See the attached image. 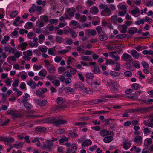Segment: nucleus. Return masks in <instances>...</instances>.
<instances>
[{
  "mask_svg": "<svg viewBox=\"0 0 153 153\" xmlns=\"http://www.w3.org/2000/svg\"><path fill=\"white\" fill-rule=\"evenodd\" d=\"M113 140V137L112 136H107L104 138V141L105 143H109Z\"/></svg>",
  "mask_w": 153,
  "mask_h": 153,
  "instance_id": "17",
  "label": "nucleus"
},
{
  "mask_svg": "<svg viewBox=\"0 0 153 153\" xmlns=\"http://www.w3.org/2000/svg\"><path fill=\"white\" fill-rule=\"evenodd\" d=\"M38 117H39V116L35 115H26V117L29 119H33Z\"/></svg>",
  "mask_w": 153,
  "mask_h": 153,
  "instance_id": "52",
  "label": "nucleus"
},
{
  "mask_svg": "<svg viewBox=\"0 0 153 153\" xmlns=\"http://www.w3.org/2000/svg\"><path fill=\"white\" fill-rule=\"evenodd\" d=\"M87 20V18L85 15H82L81 16L80 21L83 22L86 21Z\"/></svg>",
  "mask_w": 153,
  "mask_h": 153,
  "instance_id": "63",
  "label": "nucleus"
},
{
  "mask_svg": "<svg viewBox=\"0 0 153 153\" xmlns=\"http://www.w3.org/2000/svg\"><path fill=\"white\" fill-rule=\"evenodd\" d=\"M69 50L67 49L63 50H62L58 51V53L61 54H64L65 53L69 52Z\"/></svg>",
  "mask_w": 153,
  "mask_h": 153,
  "instance_id": "58",
  "label": "nucleus"
},
{
  "mask_svg": "<svg viewBox=\"0 0 153 153\" xmlns=\"http://www.w3.org/2000/svg\"><path fill=\"white\" fill-rule=\"evenodd\" d=\"M17 14V12L16 10L12 11L10 14V16L12 18L14 17Z\"/></svg>",
  "mask_w": 153,
  "mask_h": 153,
  "instance_id": "53",
  "label": "nucleus"
},
{
  "mask_svg": "<svg viewBox=\"0 0 153 153\" xmlns=\"http://www.w3.org/2000/svg\"><path fill=\"white\" fill-rule=\"evenodd\" d=\"M23 145V143L21 142L18 143L14 144H13V147L16 148H19L22 147Z\"/></svg>",
  "mask_w": 153,
  "mask_h": 153,
  "instance_id": "31",
  "label": "nucleus"
},
{
  "mask_svg": "<svg viewBox=\"0 0 153 153\" xmlns=\"http://www.w3.org/2000/svg\"><path fill=\"white\" fill-rule=\"evenodd\" d=\"M115 64H116V66L115 68L114 69V70L116 71H120L121 68L120 64L117 62H116V63L115 62Z\"/></svg>",
  "mask_w": 153,
  "mask_h": 153,
  "instance_id": "30",
  "label": "nucleus"
},
{
  "mask_svg": "<svg viewBox=\"0 0 153 153\" xmlns=\"http://www.w3.org/2000/svg\"><path fill=\"white\" fill-rule=\"evenodd\" d=\"M92 143V142L89 139H88L85 140V141L82 143V145L83 146H88L91 145Z\"/></svg>",
  "mask_w": 153,
  "mask_h": 153,
  "instance_id": "12",
  "label": "nucleus"
},
{
  "mask_svg": "<svg viewBox=\"0 0 153 153\" xmlns=\"http://www.w3.org/2000/svg\"><path fill=\"white\" fill-rule=\"evenodd\" d=\"M127 97L128 98H132L134 99H136V96L135 95V94H130V96H127Z\"/></svg>",
  "mask_w": 153,
  "mask_h": 153,
  "instance_id": "62",
  "label": "nucleus"
},
{
  "mask_svg": "<svg viewBox=\"0 0 153 153\" xmlns=\"http://www.w3.org/2000/svg\"><path fill=\"white\" fill-rule=\"evenodd\" d=\"M76 71L77 70L75 68H72L70 69V73L72 75L74 74L76 72Z\"/></svg>",
  "mask_w": 153,
  "mask_h": 153,
  "instance_id": "64",
  "label": "nucleus"
},
{
  "mask_svg": "<svg viewBox=\"0 0 153 153\" xmlns=\"http://www.w3.org/2000/svg\"><path fill=\"white\" fill-rule=\"evenodd\" d=\"M69 136L71 137H77L78 136V134L74 132H71L69 134Z\"/></svg>",
  "mask_w": 153,
  "mask_h": 153,
  "instance_id": "45",
  "label": "nucleus"
},
{
  "mask_svg": "<svg viewBox=\"0 0 153 153\" xmlns=\"http://www.w3.org/2000/svg\"><path fill=\"white\" fill-rule=\"evenodd\" d=\"M134 141L138 143H141L142 141V138L140 136H137L135 137Z\"/></svg>",
  "mask_w": 153,
  "mask_h": 153,
  "instance_id": "21",
  "label": "nucleus"
},
{
  "mask_svg": "<svg viewBox=\"0 0 153 153\" xmlns=\"http://www.w3.org/2000/svg\"><path fill=\"white\" fill-rule=\"evenodd\" d=\"M24 105L27 109H31L32 108V105L27 102L23 103Z\"/></svg>",
  "mask_w": 153,
  "mask_h": 153,
  "instance_id": "33",
  "label": "nucleus"
},
{
  "mask_svg": "<svg viewBox=\"0 0 153 153\" xmlns=\"http://www.w3.org/2000/svg\"><path fill=\"white\" fill-rule=\"evenodd\" d=\"M35 130L38 132H43L47 130L46 128L44 127L38 126L36 127Z\"/></svg>",
  "mask_w": 153,
  "mask_h": 153,
  "instance_id": "16",
  "label": "nucleus"
},
{
  "mask_svg": "<svg viewBox=\"0 0 153 153\" xmlns=\"http://www.w3.org/2000/svg\"><path fill=\"white\" fill-rule=\"evenodd\" d=\"M14 55L16 57L19 58L22 54L21 52L18 51L14 53Z\"/></svg>",
  "mask_w": 153,
  "mask_h": 153,
  "instance_id": "49",
  "label": "nucleus"
},
{
  "mask_svg": "<svg viewBox=\"0 0 153 153\" xmlns=\"http://www.w3.org/2000/svg\"><path fill=\"white\" fill-rule=\"evenodd\" d=\"M55 50V47L49 48L48 50V54L51 55H53Z\"/></svg>",
  "mask_w": 153,
  "mask_h": 153,
  "instance_id": "38",
  "label": "nucleus"
},
{
  "mask_svg": "<svg viewBox=\"0 0 153 153\" xmlns=\"http://www.w3.org/2000/svg\"><path fill=\"white\" fill-rule=\"evenodd\" d=\"M115 64V62L114 61L111 59H109L107 60L105 64V65L109 64L113 65Z\"/></svg>",
  "mask_w": 153,
  "mask_h": 153,
  "instance_id": "41",
  "label": "nucleus"
},
{
  "mask_svg": "<svg viewBox=\"0 0 153 153\" xmlns=\"http://www.w3.org/2000/svg\"><path fill=\"white\" fill-rule=\"evenodd\" d=\"M93 71L94 74H97L100 73V70L99 66H94Z\"/></svg>",
  "mask_w": 153,
  "mask_h": 153,
  "instance_id": "22",
  "label": "nucleus"
},
{
  "mask_svg": "<svg viewBox=\"0 0 153 153\" xmlns=\"http://www.w3.org/2000/svg\"><path fill=\"white\" fill-rule=\"evenodd\" d=\"M100 135L102 136H105L107 135V130L104 129L101 130L100 132Z\"/></svg>",
  "mask_w": 153,
  "mask_h": 153,
  "instance_id": "42",
  "label": "nucleus"
},
{
  "mask_svg": "<svg viewBox=\"0 0 153 153\" xmlns=\"http://www.w3.org/2000/svg\"><path fill=\"white\" fill-rule=\"evenodd\" d=\"M29 95L27 93L25 94V96L23 97V98L22 99L21 102L23 103L27 102L28 100L27 98L29 97Z\"/></svg>",
  "mask_w": 153,
  "mask_h": 153,
  "instance_id": "19",
  "label": "nucleus"
},
{
  "mask_svg": "<svg viewBox=\"0 0 153 153\" xmlns=\"http://www.w3.org/2000/svg\"><path fill=\"white\" fill-rule=\"evenodd\" d=\"M86 77L87 79H91L93 78V75L92 73H88L86 74Z\"/></svg>",
  "mask_w": 153,
  "mask_h": 153,
  "instance_id": "50",
  "label": "nucleus"
},
{
  "mask_svg": "<svg viewBox=\"0 0 153 153\" xmlns=\"http://www.w3.org/2000/svg\"><path fill=\"white\" fill-rule=\"evenodd\" d=\"M132 88L135 90H137L140 88V86L138 84L136 83H134L131 85Z\"/></svg>",
  "mask_w": 153,
  "mask_h": 153,
  "instance_id": "37",
  "label": "nucleus"
},
{
  "mask_svg": "<svg viewBox=\"0 0 153 153\" xmlns=\"http://www.w3.org/2000/svg\"><path fill=\"white\" fill-rule=\"evenodd\" d=\"M56 102L59 105H61L64 102L63 98L61 97L57 98Z\"/></svg>",
  "mask_w": 153,
  "mask_h": 153,
  "instance_id": "27",
  "label": "nucleus"
},
{
  "mask_svg": "<svg viewBox=\"0 0 153 153\" xmlns=\"http://www.w3.org/2000/svg\"><path fill=\"white\" fill-rule=\"evenodd\" d=\"M70 30V33L72 35V37L74 38H75L77 36L76 34L74 32L73 30L69 28Z\"/></svg>",
  "mask_w": 153,
  "mask_h": 153,
  "instance_id": "48",
  "label": "nucleus"
},
{
  "mask_svg": "<svg viewBox=\"0 0 153 153\" xmlns=\"http://www.w3.org/2000/svg\"><path fill=\"white\" fill-rule=\"evenodd\" d=\"M130 146L131 143H124L123 145V147L126 150L129 148Z\"/></svg>",
  "mask_w": 153,
  "mask_h": 153,
  "instance_id": "32",
  "label": "nucleus"
},
{
  "mask_svg": "<svg viewBox=\"0 0 153 153\" xmlns=\"http://www.w3.org/2000/svg\"><path fill=\"white\" fill-rule=\"evenodd\" d=\"M84 52H82V53H84L85 55H90L93 53V51L89 50H85Z\"/></svg>",
  "mask_w": 153,
  "mask_h": 153,
  "instance_id": "44",
  "label": "nucleus"
},
{
  "mask_svg": "<svg viewBox=\"0 0 153 153\" xmlns=\"http://www.w3.org/2000/svg\"><path fill=\"white\" fill-rule=\"evenodd\" d=\"M66 12L68 14H69L70 17L74 16V12L76 11L74 7L66 9Z\"/></svg>",
  "mask_w": 153,
  "mask_h": 153,
  "instance_id": "6",
  "label": "nucleus"
},
{
  "mask_svg": "<svg viewBox=\"0 0 153 153\" xmlns=\"http://www.w3.org/2000/svg\"><path fill=\"white\" fill-rule=\"evenodd\" d=\"M62 38L60 36H57L56 38V41L58 43H60L62 40Z\"/></svg>",
  "mask_w": 153,
  "mask_h": 153,
  "instance_id": "57",
  "label": "nucleus"
},
{
  "mask_svg": "<svg viewBox=\"0 0 153 153\" xmlns=\"http://www.w3.org/2000/svg\"><path fill=\"white\" fill-rule=\"evenodd\" d=\"M45 142L46 143L43 144L42 149L49 152L51 151L52 150V147L53 145V143L51 140H47Z\"/></svg>",
  "mask_w": 153,
  "mask_h": 153,
  "instance_id": "2",
  "label": "nucleus"
},
{
  "mask_svg": "<svg viewBox=\"0 0 153 153\" xmlns=\"http://www.w3.org/2000/svg\"><path fill=\"white\" fill-rule=\"evenodd\" d=\"M20 19V17L18 16L17 17L16 19L13 22V24L14 26H17L19 25L16 23L17 22H19Z\"/></svg>",
  "mask_w": 153,
  "mask_h": 153,
  "instance_id": "46",
  "label": "nucleus"
},
{
  "mask_svg": "<svg viewBox=\"0 0 153 153\" xmlns=\"http://www.w3.org/2000/svg\"><path fill=\"white\" fill-rule=\"evenodd\" d=\"M140 11L138 8H137L136 9L133 10L131 12V13L133 16H135L137 13H139Z\"/></svg>",
  "mask_w": 153,
  "mask_h": 153,
  "instance_id": "36",
  "label": "nucleus"
},
{
  "mask_svg": "<svg viewBox=\"0 0 153 153\" xmlns=\"http://www.w3.org/2000/svg\"><path fill=\"white\" fill-rule=\"evenodd\" d=\"M7 113L8 115H11L13 119L19 117L21 115V113L19 111H14L11 109L8 110L7 112Z\"/></svg>",
  "mask_w": 153,
  "mask_h": 153,
  "instance_id": "3",
  "label": "nucleus"
},
{
  "mask_svg": "<svg viewBox=\"0 0 153 153\" xmlns=\"http://www.w3.org/2000/svg\"><path fill=\"white\" fill-rule=\"evenodd\" d=\"M47 69L50 73L53 74L55 72V69L54 66L52 64L47 67Z\"/></svg>",
  "mask_w": 153,
  "mask_h": 153,
  "instance_id": "14",
  "label": "nucleus"
},
{
  "mask_svg": "<svg viewBox=\"0 0 153 153\" xmlns=\"http://www.w3.org/2000/svg\"><path fill=\"white\" fill-rule=\"evenodd\" d=\"M147 108H137L135 109H131L128 110V112L129 113L133 112H141L142 113H146L148 110Z\"/></svg>",
  "mask_w": 153,
  "mask_h": 153,
  "instance_id": "5",
  "label": "nucleus"
},
{
  "mask_svg": "<svg viewBox=\"0 0 153 153\" xmlns=\"http://www.w3.org/2000/svg\"><path fill=\"white\" fill-rule=\"evenodd\" d=\"M74 60V59L72 58L70 56L68 57V60L67 61V64L68 65H69L71 64L72 62V60Z\"/></svg>",
  "mask_w": 153,
  "mask_h": 153,
  "instance_id": "56",
  "label": "nucleus"
},
{
  "mask_svg": "<svg viewBox=\"0 0 153 153\" xmlns=\"http://www.w3.org/2000/svg\"><path fill=\"white\" fill-rule=\"evenodd\" d=\"M77 148L75 144H72L71 146V148H68L67 149L68 152H72V153H75L76 152Z\"/></svg>",
  "mask_w": 153,
  "mask_h": 153,
  "instance_id": "7",
  "label": "nucleus"
},
{
  "mask_svg": "<svg viewBox=\"0 0 153 153\" xmlns=\"http://www.w3.org/2000/svg\"><path fill=\"white\" fill-rule=\"evenodd\" d=\"M53 117H48L42 120V122L44 123H53Z\"/></svg>",
  "mask_w": 153,
  "mask_h": 153,
  "instance_id": "18",
  "label": "nucleus"
},
{
  "mask_svg": "<svg viewBox=\"0 0 153 153\" xmlns=\"http://www.w3.org/2000/svg\"><path fill=\"white\" fill-rule=\"evenodd\" d=\"M77 85L81 91H83V92L84 91H86V88L83 85L81 82H78Z\"/></svg>",
  "mask_w": 153,
  "mask_h": 153,
  "instance_id": "24",
  "label": "nucleus"
},
{
  "mask_svg": "<svg viewBox=\"0 0 153 153\" xmlns=\"http://www.w3.org/2000/svg\"><path fill=\"white\" fill-rule=\"evenodd\" d=\"M27 25L29 27H31V28L33 27V23L31 22H27L25 26V28L27 29H28V27H27Z\"/></svg>",
  "mask_w": 153,
  "mask_h": 153,
  "instance_id": "39",
  "label": "nucleus"
},
{
  "mask_svg": "<svg viewBox=\"0 0 153 153\" xmlns=\"http://www.w3.org/2000/svg\"><path fill=\"white\" fill-rule=\"evenodd\" d=\"M27 84L32 89H35L36 87V83L32 79L27 82Z\"/></svg>",
  "mask_w": 153,
  "mask_h": 153,
  "instance_id": "10",
  "label": "nucleus"
},
{
  "mask_svg": "<svg viewBox=\"0 0 153 153\" xmlns=\"http://www.w3.org/2000/svg\"><path fill=\"white\" fill-rule=\"evenodd\" d=\"M124 74L127 77H131L132 75V73L129 71H127L124 72Z\"/></svg>",
  "mask_w": 153,
  "mask_h": 153,
  "instance_id": "54",
  "label": "nucleus"
},
{
  "mask_svg": "<svg viewBox=\"0 0 153 153\" xmlns=\"http://www.w3.org/2000/svg\"><path fill=\"white\" fill-rule=\"evenodd\" d=\"M122 29L121 30L120 32L122 33H125L126 32L127 29V27L126 25L125 24H123L122 26Z\"/></svg>",
  "mask_w": 153,
  "mask_h": 153,
  "instance_id": "35",
  "label": "nucleus"
},
{
  "mask_svg": "<svg viewBox=\"0 0 153 153\" xmlns=\"http://www.w3.org/2000/svg\"><path fill=\"white\" fill-rule=\"evenodd\" d=\"M108 37L107 36L105 35H100L99 36V38L100 40L101 41H105L108 39Z\"/></svg>",
  "mask_w": 153,
  "mask_h": 153,
  "instance_id": "26",
  "label": "nucleus"
},
{
  "mask_svg": "<svg viewBox=\"0 0 153 153\" xmlns=\"http://www.w3.org/2000/svg\"><path fill=\"white\" fill-rule=\"evenodd\" d=\"M14 139L13 138H5V144L6 145H10V144L14 141Z\"/></svg>",
  "mask_w": 153,
  "mask_h": 153,
  "instance_id": "13",
  "label": "nucleus"
},
{
  "mask_svg": "<svg viewBox=\"0 0 153 153\" xmlns=\"http://www.w3.org/2000/svg\"><path fill=\"white\" fill-rule=\"evenodd\" d=\"M126 36L125 34H119L116 36V38L118 39L125 38Z\"/></svg>",
  "mask_w": 153,
  "mask_h": 153,
  "instance_id": "43",
  "label": "nucleus"
},
{
  "mask_svg": "<svg viewBox=\"0 0 153 153\" xmlns=\"http://www.w3.org/2000/svg\"><path fill=\"white\" fill-rule=\"evenodd\" d=\"M122 58L124 59H128L131 58V56L128 54L125 53L122 55Z\"/></svg>",
  "mask_w": 153,
  "mask_h": 153,
  "instance_id": "34",
  "label": "nucleus"
},
{
  "mask_svg": "<svg viewBox=\"0 0 153 153\" xmlns=\"http://www.w3.org/2000/svg\"><path fill=\"white\" fill-rule=\"evenodd\" d=\"M107 83L111 87V88L114 86H117V83L116 82H114L111 80H108Z\"/></svg>",
  "mask_w": 153,
  "mask_h": 153,
  "instance_id": "20",
  "label": "nucleus"
},
{
  "mask_svg": "<svg viewBox=\"0 0 153 153\" xmlns=\"http://www.w3.org/2000/svg\"><path fill=\"white\" fill-rule=\"evenodd\" d=\"M28 45V44L27 43L24 42L22 43L20 45H19L18 46L20 47L22 50H24Z\"/></svg>",
  "mask_w": 153,
  "mask_h": 153,
  "instance_id": "28",
  "label": "nucleus"
},
{
  "mask_svg": "<svg viewBox=\"0 0 153 153\" xmlns=\"http://www.w3.org/2000/svg\"><path fill=\"white\" fill-rule=\"evenodd\" d=\"M87 33L89 35L91 36H94L97 34L95 30H91L90 29H88L87 30Z\"/></svg>",
  "mask_w": 153,
  "mask_h": 153,
  "instance_id": "29",
  "label": "nucleus"
},
{
  "mask_svg": "<svg viewBox=\"0 0 153 153\" xmlns=\"http://www.w3.org/2000/svg\"><path fill=\"white\" fill-rule=\"evenodd\" d=\"M75 91V88H72L69 87H68L65 88V93L68 94H73Z\"/></svg>",
  "mask_w": 153,
  "mask_h": 153,
  "instance_id": "11",
  "label": "nucleus"
},
{
  "mask_svg": "<svg viewBox=\"0 0 153 153\" xmlns=\"http://www.w3.org/2000/svg\"><path fill=\"white\" fill-rule=\"evenodd\" d=\"M110 8L106 4H101L99 5V7L100 9H102L101 13L102 16H110L111 14L112 10H113L115 9V7L113 4H111L109 6Z\"/></svg>",
  "mask_w": 153,
  "mask_h": 153,
  "instance_id": "1",
  "label": "nucleus"
},
{
  "mask_svg": "<svg viewBox=\"0 0 153 153\" xmlns=\"http://www.w3.org/2000/svg\"><path fill=\"white\" fill-rule=\"evenodd\" d=\"M109 112V111H96L94 113H96L98 114H101L102 113H108Z\"/></svg>",
  "mask_w": 153,
  "mask_h": 153,
  "instance_id": "59",
  "label": "nucleus"
},
{
  "mask_svg": "<svg viewBox=\"0 0 153 153\" xmlns=\"http://www.w3.org/2000/svg\"><path fill=\"white\" fill-rule=\"evenodd\" d=\"M38 74L40 76L44 77L47 75V72L45 69H42L39 72Z\"/></svg>",
  "mask_w": 153,
  "mask_h": 153,
  "instance_id": "23",
  "label": "nucleus"
},
{
  "mask_svg": "<svg viewBox=\"0 0 153 153\" xmlns=\"http://www.w3.org/2000/svg\"><path fill=\"white\" fill-rule=\"evenodd\" d=\"M67 122L66 120H65L57 119L56 117H53V123L56 126L61 124H65Z\"/></svg>",
  "mask_w": 153,
  "mask_h": 153,
  "instance_id": "4",
  "label": "nucleus"
},
{
  "mask_svg": "<svg viewBox=\"0 0 153 153\" xmlns=\"http://www.w3.org/2000/svg\"><path fill=\"white\" fill-rule=\"evenodd\" d=\"M36 102L38 105L41 107L45 106L47 103V101L45 100H36Z\"/></svg>",
  "mask_w": 153,
  "mask_h": 153,
  "instance_id": "8",
  "label": "nucleus"
},
{
  "mask_svg": "<svg viewBox=\"0 0 153 153\" xmlns=\"http://www.w3.org/2000/svg\"><path fill=\"white\" fill-rule=\"evenodd\" d=\"M81 60L85 61H89L90 59L89 57L88 56H82L81 58Z\"/></svg>",
  "mask_w": 153,
  "mask_h": 153,
  "instance_id": "51",
  "label": "nucleus"
},
{
  "mask_svg": "<svg viewBox=\"0 0 153 153\" xmlns=\"http://www.w3.org/2000/svg\"><path fill=\"white\" fill-rule=\"evenodd\" d=\"M99 11V10L96 6L92 7L90 9V12L92 14H97Z\"/></svg>",
  "mask_w": 153,
  "mask_h": 153,
  "instance_id": "9",
  "label": "nucleus"
},
{
  "mask_svg": "<svg viewBox=\"0 0 153 153\" xmlns=\"http://www.w3.org/2000/svg\"><path fill=\"white\" fill-rule=\"evenodd\" d=\"M84 93H88L89 94H93V91L90 88H86V91H84Z\"/></svg>",
  "mask_w": 153,
  "mask_h": 153,
  "instance_id": "47",
  "label": "nucleus"
},
{
  "mask_svg": "<svg viewBox=\"0 0 153 153\" xmlns=\"http://www.w3.org/2000/svg\"><path fill=\"white\" fill-rule=\"evenodd\" d=\"M142 65L144 68H149V64L145 61H143L142 62Z\"/></svg>",
  "mask_w": 153,
  "mask_h": 153,
  "instance_id": "55",
  "label": "nucleus"
},
{
  "mask_svg": "<svg viewBox=\"0 0 153 153\" xmlns=\"http://www.w3.org/2000/svg\"><path fill=\"white\" fill-rule=\"evenodd\" d=\"M62 58L59 56H56L54 59L55 61L57 63H58L61 60Z\"/></svg>",
  "mask_w": 153,
  "mask_h": 153,
  "instance_id": "60",
  "label": "nucleus"
},
{
  "mask_svg": "<svg viewBox=\"0 0 153 153\" xmlns=\"http://www.w3.org/2000/svg\"><path fill=\"white\" fill-rule=\"evenodd\" d=\"M10 37L8 36H4V39L1 41V42L2 44H6L7 42L9 40Z\"/></svg>",
  "mask_w": 153,
  "mask_h": 153,
  "instance_id": "25",
  "label": "nucleus"
},
{
  "mask_svg": "<svg viewBox=\"0 0 153 153\" xmlns=\"http://www.w3.org/2000/svg\"><path fill=\"white\" fill-rule=\"evenodd\" d=\"M132 56L135 59H138L139 56L138 53L135 50H133L131 52Z\"/></svg>",
  "mask_w": 153,
  "mask_h": 153,
  "instance_id": "15",
  "label": "nucleus"
},
{
  "mask_svg": "<svg viewBox=\"0 0 153 153\" xmlns=\"http://www.w3.org/2000/svg\"><path fill=\"white\" fill-rule=\"evenodd\" d=\"M47 48L46 46L44 48H39V50L42 52L46 53L47 51Z\"/></svg>",
  "mask_w": 153,
  "mask_h": 153,
  "instance_id": "61",
  "label": "nucleus"
},
{
  "mask_svg": "<svg viewBox=\"0 0 153 153\" xmlns=\"http://www.w3.org/2000/svg\"><path fill=\"white\" fill-rule=\"evenodd\" d=\"M110 74L111 75L114 77L118 76L120 74L118 72L114 71H111Z\"/></svg>",
  "mask_w": 153,
  "mask_h": 153,
  "instance_id": "40",
  "label": "nucleus"
}]
</instances>
